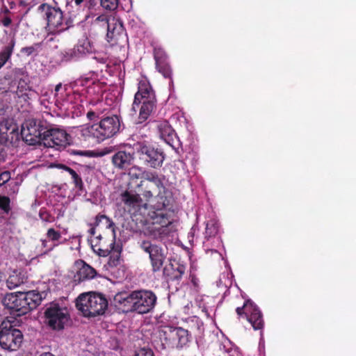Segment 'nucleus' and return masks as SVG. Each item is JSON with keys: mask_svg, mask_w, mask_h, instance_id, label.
I'll list each match as a JSON object with an SVG mask.
<instances>
[{"mask_svg": "<svg viewBox=\"0 0 356 356\" xmlns=\"http://www.w3.org/2000/svg\"><path fill=\"white\" fill-rule=\"evenodd\" d=\"M136 159V154L134 148V144H123L119 147L111 157L113 166L120 170L130 169L134 159Z\"/></svg>", "mask_w": 356, "mask_h": 356, "instance_id": "nucleus-16", "label": "nucleus"}, {"mask_svg": "<svg viewBox=\"0 0 356 356\" xmlns=\"http://www.w3.org/2000/svg\"><path fill=\"white\" fill-rule=\"evenodd\" d=\"M47 127L45 135H43L45 147L60 149L70 143V136L64 129L49 123Z\"/></svg>", "mask_w": 356, "mask_h": 356, "instance_id": "nucleus-14", "label": "nucleus"}, {"mask_svg": "<svg viewBox=\"0 0 356 356\" xmlns=\"http://www.w3.org/2000/svg\"><path fill=\"white\" fill-rule=\"evenodd\" d=\"M95 1L96 0H88V3H89L90 6H95V4H96Z\"/></svg>", "mask_w": 356, "mask_h": 356, "instance_id": "nucleus-59", "label": "nucleus"}, {"mask_svg": "<svg viewBox=\"0 0 356 356\" xmlns=\"http://www.w3.org/2000/svg\"><path fill=\"white\" fill-rule=\"evenodd\" d=\"M10 179V173L9 171H3L0 173V186L7 183Z\"/></svg>", "mask_w": 356, "mask_h": 356, "instance_id": "nucleus-48", "label": "nucleus"}, {"mask_svg": "<svg viewBox=\"0 0 356 356\" xmlns=\"http://www.w3.org/2000/svg\"><path fill=\"white\" fill-rule=\"evenodd\" d=\"M135 298V291L129 293L120 292L114 296L113 305L124 313L136 312Z\"/></svg>", "mask_w": 356, "mask_h": 356, "instance_id": "nucleus-20", "label": "nucleus"}, {"mask_svg": "<svg viewBox=\"0 0 356 356\" xmlns=\"http://www.w3.org/2000/svg\"><path fill=\"white\" fill-rule=\"evenodd\" d=\"M236 312L238 316H244L255 330H261L264 327L263 314L258 306L251 300H247L242 307H238Z\"/></svg>", "mask_w": 356, "mask_h": 356, "instance_id": "nucleus-15", "label": "nucleus"}, {"mask_svg": "<svg viewBox=\"0 0 356 356\" xmlns=\"http://www.w3.org/2000/svg\"><path fill=\"white\" fill-rule=\"evenodd\" d=\"M108 300L104 295L89 292L81 294L76 299V306L86 317H94L104 314L108 308Z\"/></svg>", "mask_w": 356, "mask_h": 356, "instance_id": "nucleus-6", "label": "nucleus"}, {"mask_svg": "<svg viewBox=\"0 0 356 356\" xmlns=\"http://www.w3.org/2000/svg\"><path fill=\"white\" fill-rule=\"evenodd\" d=\"M95 82V81L92 79L91 76L80 77L74 81V86L86 87L82 90V94L83 95L85 92L87 95H90V93L95 92V87L93 86Z\"/></svg>", "mask_w": 356, "mask_h": 356, "instance_id": "nucleus-28", "label": "nucleus"}, {"mask_svg": "<svg viewBox=\"0 0 356 356\" xmlns=\"http://www.w3.org/2000/svg\"><path fill=\"white\" fill-rule=\"evenodd\" d=\"M134 148L141 165L153 169H159L163 165L165 154L161 148L146 140L134 143Z\"/></svg>", "mask_w": 356, "mask_h": 356, "instance_id": "nucleus-4", "label": "nucleus"}, {"mask_svg": "<svg viewBox=\"0 0 356 356\" xmlns=\"http://www.w3.org/2000/svg\"><path fill=\"white\" fill-rule=\"evenodd\" d=\"M23 339L22 332L15 328L10 321L1 322L0 346L3 349L10 351L17 350L21 346Z\"/></svg>", "mask_w": 356, "mask_h": 356, "instance_id": "nucleus-11", "label": "nucleus"}, {"mask_svg": "<svg viewBox=\"0 0 356 356\" xmlns=\"http://www.w3.org/2000/svg\"><path fill=\"white\" fill-rule=\"evenodd\" d=\"M136 312L139 314H147L154 308L157 297L156 294L149 290L135 291Z\"/></svg>", "mask_w": 356, "mask_h": 356, "instance_id": "nucleus-17", "label": "nucleus"}, {"mask_svg": "<svg viewBox=\"0 0 356 356\" xmlns=\"http://www.w3.org/2000/svg\"><path fill=\"white\" fill-rule=\"evenodd\" d=\"M27 280L26 273L21 270H14L6 280V286L10 289H13Z\"/></svg>", "mask_w": 356, "mask_h": 356, "instance_id": "nucleus-25", "label": "nucleus"}, {"mask_svg": "<svg viewBox=\"0 0 356 356\" xmlns=\"http://www.w3.org/2000/svg\"><path fill=\"white\" fill-rule=\"evenodd\" d=\"M74 1L75 3H76L77 6H79V5H80L81 3H83L84 0H74Z\"/></svg>", "mask_w": 356, "mask_h": 356, "instance_id": "nucleus-61", "label": "nucleus"}, {"mask_svg": "<svg viewBox=\"0 0 356 356\" xmlns=\"http://www.w3.org/2000/svg\"><path fill=\"white\" fill-rule=\"evenodd\" d=\"M48 122L41 119H29L22 126L21 137L29 145L43 143V135L47 129Z\"/></svg>", "mask_w": 356, "mask_h": 356, "instance_id": "nucleus-9", "label": "nucleus"}, {"mask_svg": "<svg viewBox=\"0 0 356 356\" xmlns=\"http://www.w3.org/2000/svg\"><path fill=\"white\" fill-rule=\"evenodd\" d=\"M206 252L207 254H209L210 252L211 254H216L220 255V253L216 250H214V249H208L206 250Z\"/></svg>", "mask_w": 356, "mask_h": 356, "instance_id": "nucleus-56", "label": "nucleus"}, {"mask_svg": "<svg viewBox=\"0 0 356 356\" xmlns=\"http://www.w3.org/2000/svg\"><path fill=\"white\" fill-rule=\"evenodd\" d=\"M15 46V40L13 38L10 42L4 46L0 51V70L10 59Z\"/></svg>", "mask_w": 356, "mask_h": 356, "instance_id": "nucleus-27", "label": "nucleus"}, {"mask_svg": "<svg viewBox=\"0 0 356 356\" xmlns=\"http://www.w3.org/2000/svg\"><path fill=\"white\" fill-rule=\"evenodd\" d=\"M141 104L138 115V122H145L156 107V99L154 90L149 83L142 81L138 83V91L135 94L133 109Z\"/></svg>", "mask_w": 356, "mask_h": 356, "instance_id": "nucleus-5", "label": "nucleus"}, {"mask_svg": "<svg viewBox=\"0 0 356 356\" xmlns=\"http://www.w3.org/2000/svg\"><path fill=\"white\" fill-rule=\"evenodd\" d=\"M90 245L93 251L100 257H106L115 249V234L111 239L107 241L101 235L90 240Z\"/></svg>", "mask_w": 356, "mask_h": 356, "instance_id": "nucleus-21", "label": "nucleus"}, {"mask_svg": "<svg viewBox=\"0 0 356 356\" xmlns=\"http://www.w3.org/2000/svg\"><path fill=\"white\" fill-rule=\"evenodd\" d=\"M101 6L106 10L113 11L119 5V0H100Z\"/></svg>", "mask_w": 356, "mask_h": 356, "instance_id": "nucleus-40", "label": "nucleus"}, {"mask_svg": "<svg viewBox=\"0 0 356 356\" xmlns=\"http://www.w3.org/2000/svg\"><path fill=\"white\" fill-rule=\"evenodd\" d=\"M3 161H4L3 147L1 145V144H0V162Z\"/></svg>", "mask_w": 356, "mask_h": 356, "instance_id": "nucleus-53", "label": "nucleus"}, {"mask_svg": "<svg viewBox=\"0 0 356 356\" xmlns=\"http://www.w3.org/2000/svg\"><path fill=\"white\" fill-rule=\"evenodd\" d=\"M154 58L156 65L167 61V54L164 49L160 47H155L154 48Z\"/></svg>", "mask_w": 356, "mask_h": 356, "instance_id": "nucleus-35", "label": "nucleus"}, {"mask_svg": "<svg viewBox=\"0 0 356 356\" xmlns=\"http://www.w3.org/2000/svg\"><path fill=\"white\" fill-rule=\"evenodd\" d=\"M39 356H56V355H54L53 353H51L50 352H45V353H41Z\"/></svg>", "mask_w": 356, "mask_h": 356, "instance_id": "nucleus-58", "label": "nucleus"}, {"mask_svg": "<svg viewBox=\"0 0 356 356\" xmlns=\"http://www.w3.org/2000/svg\"><path fill=\"white\" fill-rule=\"evenodd\" d=\"M106 27L107 29L106 40L111 46L120 45L126 40V34L121 19L113 17Z\"/></svg>", "mask_w": 356, "mask_h": 356, "instance_id": "nucleus-18", "label": "nucleus"}, {"mask_svg": "<svg viewBox=\"0 0 356 356\" xmlns=\"http://www.w3.org/2000/svg\"><path fill=\"white\" fill-rule=\"evenodd\" d=\"M31 87L29 86L27 79H20L18 81L17 88L16 93L26 92L29 90H31Z\"/></svg>", "mask_w": 356, "mask_h": 356, "instance_id": "nucleus-42", "label": "nucleus"}, {"mask_svg": "<svg viewBox=\"0 0 356 356\" xmlns=\"http://www.w3.org/2000/svg\"><path fill=\"white\" fill-rule=\"evenodd\" d=\"M157 129L162 138L166 140V137H171L174 134V130L168 121H161L157 124Z\"/></svg>", "mask_w": 356, "mask_h": 356, "instance_id": "nucleus-31", "label": "nucleus"}, {"mask_svg": "<svg viewBox=\"0 0 356 356\" xmlns=\"http://www.w3.org/2000/svg\"><path fill=\"white\" fill-rule=\"evenodd\" d=\"M8 3L10 9H13L15 7V3L14 1H10Z\"/></svg>", "mask_w": 356, "mask_h": 356, "instance_id": "nucleus-60", "label": "nucleus"}, {"mask_svg": "<svg viewBox=\"0 0 356 356\" xmlns=\"http://www.w3.org/2000/svg\"><path fill=\"white\" fill-rule=\"evenodd\" d=\"M69 174L71 175L72 182L74 184L75 188L79 191H83L84 186L81 176L73 169L69 172Z\"/></svg>", "mask_w": 356, "mask_h": 356, "instance_id": "nucleus-37", "label": "nucleus"}, {"mask_svg": "<svg viewBox=\"0 0 356 356\" xmlns=\"http://www.w3.org/2000/svg\"><path fill=\"white\" fill-rule=\"evenodd\" d=\"M227 356H241V353L236 348H229L226 350Z\"/></svg>", "mask_w": 356, "mask_h": 356, "instance_id": "nucleus-49", "label": "nucleus"}, {"mask_svg": "<svg viewBox=\"0 0 356 356\" xmlns=\"http://www.w3.org/2000/svg\"><path fill=\"white\" fill-rule=\"evenodd\" d=\"M19 5L20 6H24L25 5V1L22 0L20 2H19Z\"/></svg>", "mask_w": 356, "mask_h": 356, "instance_id": "nucleus-63", "label": "nucleus"}, {"mask_svg": "<svg viewBox=\"0 0 356 356\" xmlns=\"http://www.w3.org/2000/svg\"><path fill=\"white\" fill-rule=\"evenodd\" d=\"M160 336L163 349L181 350L188 347L191 341L188 331L180 327H168L161 331Z\"/></svg>", "mask_w": 356, "mask_h": 356, "instance_id": "nucleus-7", "label": "nucleus"}, {"mask_svg": "<svg viewBox=\"0 0 356 356\" xmlns=\"http://www.w3.org/2000/svg\"><path fill=\"white\" fill-rule=\"evenodd\" d=\"M38 11L47 21L46 29L49 33L55 35L67 29L68 26L64 22L63 13L59 7L43 3L38 6Z\"/></svg>", "mask_w": 356, "mask_h": 356, "instance_id": "nucleus-8", "label": "nucleus"}, {"mask_svg": "<svg viewBox=\"0 0 356 356\" xmlns=\"http://www.w3.org/2000/svg\"><path fill=\"white\" fill-rule=\"evenodd\" d=\"M90 52H92L90 42L85 40L82 42H79L72 49H70L67 54H70L72 58H79Z\"/></svg>", "mask_w": 356, "mask_h": 356, "instance_id": "nucleus-26", "label": "nucleus"}, {"mask_svg": "<svg viewBox=\"0 0 356 356\" xmlns=\"http://www.w3.org/2000/svg\"><path fill=\"white\" fill-rule=\"evenodd\" d=\"M18 127L9 120H4L0 123V144L3 146L8 145H16L19 140Z\"/></svg>", "mask_w": 356, "mask_h": 356, "instance_id": "nucleus-19", "label": "nucleus"}, {"mask_svg": "<svg viewBox=\"0 0 356 356\" xmlns=\"http://www.w3.org/2000/svg\"><path fill=\"white\" fill-rule=\"evenodd\" d=\"M41 245L44 249V253H48L51 252L56 246L58 245V243H54L53 245H49V241L47 239H41Z\"/></svg>", "mask_w": 356, "mask_h": 356, "instance_id": "nucleus-47", "label": "nucleus"}, {"mask_svg": "<svg viewBox=\"0 0 356 356\" xmlns=\"http://www.w3.org/2000/svg\"><path fill=\"white\" fill-rule=\"evenodd\" d=\"M152 218L153 222L146 227L144 234L154 240L162 241L169 234L168 227L172 223L170 216L163 209H156Z\"/></svg>", "mask_w": 356, "mask_h": 356, "instance_id": "nucleus-10", "label": "nucleus"}, {"mask_svg": "<svg viewBox=\"0 0 356 356\" xmlns=\"http://www.w3.org/2000/svg\"><path fill=\"white\" fill-rule=\"evenodd\" d=\"M95 225L88 230L89 234L91 236H94L95 234Z\"/></svg>", "mask_w": 356, "mask_h": 356, "instance_id": "nucleus-57", "label": "nucleus"}, {"mask_svg": "<svg viewBox=\"0 0 356 356\" xmlns=\"http://www.w3.org/2000/svg\"><path fill=\"white\" fill-rule=\"evenodd\" d=\"M62 88V83H58L55 87V96H58V92Z\"/></svg>", "mask_w": 356, "mask_h": 356, "instance_id": "nucleus-54", "label": "nucleus"}, {"mask_svg": "<svg viewBox=\"0 0 356 356\" xmlns=\"http://www.w3.org/2000/svg\"><path fill=\"white\" fill-rule=\"evenodd\" d=\"M44 316L45 323L54 330H63L70 320V314L66 307L58 303L51 302L47 306Z\"/></svg>", "mask_w": 356, "mask_h": 356, "instance_id": "nucleus-12", "label": "nucleus"}, {"mask_svg": "<svg viewBox=\"0 0 356 356\" xmlns=\"http://www.w3.org/2000/svg\"><path fill=\"white\" fill-rule=\"evenodd\" d=\"M138 168H136V166L133 167L130 169L129 172V181L128 184V188L130 190H135L137 186H138L140 177L139 175H138L134 171L136 170H138Z\"/></svg>", "mask_w": 356, "mask_h": 356, "instance_id": "nucleus-33", "label": "nucleus"}, {"mask_svg": "<svg viewBox=\"0 0 356 356\" xmlns=\"http://www.w3.org/2000/svg\"><path fill=\"white\" fill-rule=\"evenodd\" d=\"M219 231V223L216 219H211L206 223L204 237L207 241L212 237H215Z\"/></svg>", "mask_w": 356, "mask_h": 356, "instance_id": "nucleus-30", "label": "nucleus"}, {"mask_svg": "<svg viewBox=\"0 0 356 356\" xmlns=\"http://www.w3.org/2000/svg\"><path fill=\"white\" fill-rule=\"evenodd\" d=\"M42 301L41 294L36 291L7 293L2 300L10 314L18 316L35 309Z\"/></svg>", "mask_w": 356, "mask_h": 356, "instance_id": "nucleus-2", "label": "nucleus"}, {"mask_svg": "<svg viewBox=\"0 0 356 356\" xmlns=\"http://www.w3.org/2000/svg\"><path fill=\"white\" fill-rule=\"evenodd\" d=\"M3 321H8L7 319H3V317L0 315V330H1V322Z\"/></svg>", "mask_w": 356, "mask_h": 356, "instance_id": "nucleus-62", "label": "nucleus"}, {"mask_svg": "<svg viewBox=\"0 0 356 356\" xmlns=\"http://www.w3.org/2000/svg\"><path fill=\"white\" fill-rule=\"evenodd\" d=\"M77 268L76 273L74 275V281L77 283L91 280L96 276L97 272L95 268L87 264L83 260L76 262Z\"/></svg>", "mask_w": 356, "mask_h": 356, "instance_id": "nucleus-24", "label": "nucleus"}, {"mask_svg": "<svg viewBox=\"0 0 356 356\" xmlns=\"http://www.w3.org/2000/svg\"><path fill=\"white\" fill-rule=\"evenodd\" d=\"M46 236L48 240L51 241L53 244L58 243V245L59 244V241L62 238L61 233L58 231H56L53 227L49 228L47 229Z\"/></svg>", "mask_w": 356, "mask_h": 356, "instance_id": "nucleus-36", "label": "nucleus"}, {"mask_svg": "<svg viewBox=\"0 0 356 356\" xmlns=\"http://www.w3.org/2000/svg\"><path fill=\"white\" fill-rule=\"evenodd\" d=\"M120 117L116 115L106 116L98 123L87 124L81 129V136L85 140L95 138L98 142L103 141L116 135L120 129Z\"/></svg>", "mask_w": 356, "mask_h": 356, "instance_id": "nucleus-3", "label": "nucleus"}, {"mask_svg": "<svg viewBox=\"0 0 356 356\" xmlns=\"http://www.w3.org/2000/svg\"><path fill=\"white\" fill-rule=\"evenodd\" d=\"M111 17H108L105 15H101L95 19V23L99 24L100 26H103L106 27L108 24V23H110Z\"/></svg>", "mask_w": 356, "mask_h": 356, "instance_id": "nucleus-46", "label": "nucleus"}, {"mask_svg": "<svg viewBox=\"0 0 356 356\" xmlns=\"http://www.w3.org/2000/svg\"><path fill=\"white\" fill-rule=\"evenodd\" d=\"M138 244L140 248L149 255L152 271H161L166 259V253L163 248L149 240H142Z\"/></svg>", "mask_w": 356, "mask_h": 356, "instance_id": "nucleus-13", "label": "nucleus"}, {"mask_svg": "<svg viewBox=\"0 0 356 356\" xmlns=\"http://www.w3.org/2000/svg\"><path fill=\"white\" fill-rule=\"evenodd\" d=\"M0 210L3 213L8 214L11 211L10 199L8 196L0 195Z\"/></svg>", "mask_w": 356, "mask_h": 356, "instance_id": "nucleus-39", "label": "nucleus"}, {"mask_svg": "<svg viewBox=\"0 0 356 356\" xmlns=\"http://www.w3.org/2000/svg\"><path fill=\"white\" fill-rule=\"evenodd\" d=\"M134 356H154V353L151 348L143 347L136 350Z\"/></svg>", "mask_w": 356, "mask_h": 356, "instance_id": "nucleus-45", "label": "nucleus"}, {"mask_svg": "<svg viewBox=\"0 0 356 356\" xmlns=\"http://www.w3.org/2000/svg\"><path fill=\"white\" fill-rule=\"evenodd\" d=\"M202 312L204 314V316L207 318H211L210 314L209 313L207 309L205 307H203V308L202 309Z\"/></svg>", "mask_w": 356, "mask_h": 356, "instance_id": "nucleus-55", "label": "nucleus"}, {"mask_svg": "<svg viewBox=\"0 0 356 356\" xmlns=\"http://www.w3.org/2000/svg\"><path fill=\"white\" fill-rule=\"evenodd\" d=\"M40 47L39 43H35L32 46L22 47L20 52L27 56L32 55L37 50V47Z\"/></svg>", "mask_w": 356, "mask_h": 356, "instance_id": "nucleus-44", "label": "nucleus"}, {"mask_svg": "<svg viewBox=\"0 0 356 356\" xmlns=\"http://www.w3.org/2000/svg\"><path fill=\"white\" fill-rule=\"evenodd\" d=\"M134 192L140 193L146 201L156 194V209H165L172 202L171 193L165 187L163 179L156 172L144 170Z\"/></svg>", "mask_w": 356, "mask_h": 356, "instance_id": "nucleus-1", "label": "nucleus"}, {"mask_svg": "<svg viewBox=\"0 0 356 356\" xmlns=\"http://www.w3.org/2000/svg\"><path fill=\"white\" fill-rule=\"evenodd\" d=\"M121 248L117 245L109 254L110 257L108 261V265L110 267H116L120 263Z\"/></svg>", "mask_w": 356, "mask_h": 356, "instance_id": "nucleus-34", "label": "nucleus"}, {"mask_svg": "<svg viewBox=\"0 0 356 356\" xmlns=\"http://www.w3.org/2000/svg\"><path fill=\"white\" fill-rule=\"evenodd\" d=\"M69 152L71 155H75V156H88V155H90V152L88 151L71 149L69 151Z\"/></svg>", "mask_w": 356, "mask_h": 356, "instance_id": "nucleus-50", "label": "nucleus"}, {"mask_svg": "<svg viewBox=\"0 0 356 356\" xmlns=\"http://www.w3.org/2000/svg\"><path fill=\"white\" fill-rule=\"evenodd\" d=\"M186 266L185 264L174 260L173 262H170L163 268V273L168 281L179 283L186 273Z\"/></svg>", "mask_w": 356, "mask_h": 356, "instance_id": "nucleus-22", "label": "nucleus"}, {"mask_svg": "<svg viewBox=\"0 0 356 356\" xmlns=\"http://www.w3.org/2000/svg\"><path fill=\"white\" fill-rule=\"evenodd\" d=\"M17 96L22 99L25 102H28L38 95L36 91L33 89L29 90L26 92L16 93Z\"/></svg>", "mask_w": 356, "mask_h": 356, "instance_id": "nucleus-41", "label": "nucleus"}, {"mask_svg": "<svg viewBox=\"0 0 356 356\" xmlns=\"http://www.w3.org/2000/svg\"><path fill=\"white\" fill-rule=\"evenodd\" d=\"M140 193H136L134 190L125 191L121 195L122 202L129 213H136L143 205V200Z\"/></svg>", "mask_w": 356, "mask_h": 356, "instance_id": "nucleus-23", "label": "nucleus"}, {"mask_svg": "<svg viewBox=\"0 0 356 356\" xmlns=\"http://www.w3.org/2000/svg\"><path fill=\"white\" fill-rule=\"evenodd\" d=\"M156 68L157 70L163 74V76L165 78H171L172 75V70L168 63L164 62L161 63H159L156 65Z\"/></svg>", "mask_w": 356, "mask_h": 356, "instance_id": "nucleus-38", "label": "nucleus"}, {"mask_svg": "<svg viewBox=\"0 0 356 356\" xmlns=\"http://www.w3.org/2000/svg\"><path fill=\"white\" fill-rule=\"evenodd\" d=\"M40 218L47 222H52L54 221V217L47 210L41 209L39 212Z\"/></svg>", "mask_w": 356, "mask_h": 356, "instance_id": "nucleus-43", "label": "nucleus"}, {"mask_svg": "<svg viewBox=\"0 0 356 356\" xmlns=\"http://www.w3.org/2000/svg\"><path fill=\"white\" fill-rule=\"evenodd\" d=\"M108 108L107 106L104 103L100 102L97 108L87 113V118L90 120H101L103 118H106L105 115L108 113Z\"/></svg>", "mask_w": 356, "mask_h": 356, "instance_id": "nucleus-29", "label": "nucleus"}, {"mask_svg": "<svg viewBox=\"0 0 356 356\" xmlns=\"http://www.w3.org/2000/svg\"><path fill=\"white\" fill-rule=\"evenodd\" d=\"M102 225L106 229H111L114 233L115 224L108 216L99 213L95 217V226Z\"/></svg>", "mask_w": 356, "mask_h": 356, "instance_id": "nucleus-32", "label": "nucleus"}, {"mask_svg": "<svg viewBox=\"0 0 356 356\" xmlns=\"http://www.w3.org/2000/svg\"><path fill=\"white\" fill-rule=\"evenodd\" d=\"M1 15L3 16H9V15L11 13L10 10L8 8H7L6 6H3L1 10H0Z\"/></svg>", "mask_w": 356, "mask_h": 356, "instance_id": "nucleus-51", "label": "nucleus"}, {"mask_svg": "<svg viewBox=\"0 0 356 356\" xmlns=\"http://www.w3.org/2000/svg\"><path fill=\"white\" fill-rule=\"evenodd\" d=\"M56 167L58 169L63 170L67 172H69L72 168L67 166L66 165L62 164V163H58L56 165Z\"/></svg>", "mask_w": 356, "mask_h": 356, "instance_id": "nucleus-52", "label": "nucleus"}]
</instances>
